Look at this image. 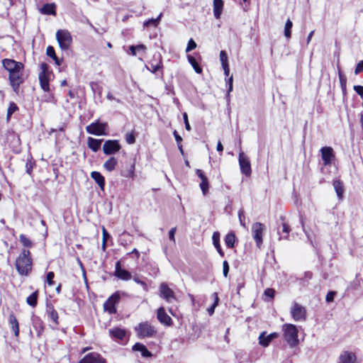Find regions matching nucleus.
Returning <instances> with one entry per match:
<instances>
[{"label": "nucleus", "instance_id": "1", "mask_svg": "<svg viewBox=\"0 0 363 363\" xmlns=\"http://www.w3.org/2000/svg\"><path fill=\"white\" fill-rule=\"evenodd\" d=\"M33 262L28 250H23L16 260V267L22 276H28L32 270Z\"/></svg>", "mask_w": 363, "mask_h": 363}, {"label": "nucleus", "instance_id": "2", "mask_svg": "<svg viewBox=\"0 0 363 363\" xmlns=\"http://www.w3.org/2000/svg\"><path fill=\"white\" fill-rule=\"evenodd\" d=\"M283 337L290 347H295L298 342V328L291 323H286L282 325Z\"/></svg>", "mask_w": 363, "mask_h": 363}, {"label": "nucleus", "instance_id": "3", "mask_svg": "<svg viewBox=\"0 0 363 363\" xmlns=\"http://www.w3.org/2000/svg\"><path fill=\"white\" fill-rule=\"evenodd\" d=\"M135 331L140 339L145 337H154L157 334L155 328L147 321L140 323L135 327Z\"/></svg>", "mask_w": 363, "mask_h": 363}, {"label": "nucleus", "instance_id": "4", "mask_svg": "<svg viewBox=\"0 0 363 363\" xmlns=\"http://www.w3.org/2000/svg\"><path fill=\"white\" fill-rule=\"evenodd\" d=\"M40 69L41 71L38 75L40 87L44 91H49V80L51 74V72L49 71V65L45 62H43L40 65Z\"/></svg>", "mask_w": 363, "mask_h": 363}, {"label": "nucleus", "instance_id": "5", "mask_svg": "<svg viewBox=\"0 0 363 363\" xmlns=\"http://www.w3.org/2000/svg\"><path fill=\"white\" fill-rule=\"evenodd\" d=\"M56 39L60 48L63 50H68L72 42V35L67 30H58L56 33Z\"/></svg>", "mask_w": 363, "mask_h": 363}, {"label": "nucleus", "instance_id": "6", "mask_svg": "<svg viewBox=\"0 0 363 363\" xmlns=\"http://www.w3.org/2000/svg\"><path fill=\"white\" fill-rule=\"evenodd\" d=\"M108 128L106 122H100L99 120L91 123L86 127V130L89 134L94 135H105Z\"/></svg>", "mask_w": 363, "mask_h": 363}, {"label": "nucleus", "instance_id": "7", "mask_svg": "<svg viewBox=\"0 0 363 363\" xmlns=\"http://www.w3.org/2000/svg\"><path fill=\"white\" fill-rule=\"evenodd\" d=\"M265 230V225L259 222L255 223L252 226L253 239L255 241L256 246L259 249L261 248L263 243L262 237Z\"/></svg>", "mask_w": 363, "mask_h": 363}, {"label": "nucleus", "instance_id": "8", "mask_svg": "<svg viewBox=\"0 0 363 363\" xmlns=\"http://www.w3.org/2000/svg\"><path fill=\"white\" fill-rule=\"evenodd\" d=\"M291 314L295 321H304L306 319L305 307L296 302H294L291 308Z\"/></svg>", "mask_w": 363, "mask_h": 363}, {"label": "nucleus", "instance_id": "9", "mask_svg": "<svg viewBox=\"0 0 363 363\" xmlns=\"http://www.w3.org/2000/svg\"><path fill=\"white\" fill-rule=\"evenodd\" d=\"M238 161L242 174L246 177H250L252 169L249 157L243 152H241L239 153Z\"/></svg>", "mask_w": 363, "mask_h": 363}, {"label": "nucleus", "instance_id": "10", "mask_svg": "<svg viewBox=\"0 0 363 363\" xmlns=\"http://www.w3.org/2000/svg\"><path fill=\"white\" fill-rule=\"evenodd\" d=\"M321 158L325 166L330 165L335 160L333 149L329 146H325L320 150Z\"/></svg>", "mask_w": 363, "mask_h": 363}, {"label": "nucleus", "instance_id": "11", "mask_svg": "<svg viewBox=\"0 0 363 363\" xmlns=\"http://www.w3.org/2000/svg\"><path fill=\"white\" fill-rule=\"evenodd\" d=\"M121 148V145L117 140H108L103 145L104 153L106 155H113L118 152Z\"/></svg>", "mask_w": 363, "mask_h": 363}, {"label": "nucleus", "instance_id": "12", "mask_svg": "<svg viewBox=\"0 0 363 363\" xmlns=\"http://www.w3.org/2000/svg\"><path fill=\"white\" fill-rule=\"evenodd\" d=\"M120 300V295L118 292L112 294L104 303V308L108 311L110 314H114L116 313V304L118 303Z\"/></svg>", "mask_w": 363, "mask_h": 363}, {"label": "nucleus", "instance_id": "13", "mask_svg": "<svg viewBox=\"0 0 363 363\" xmlns=\"http://www.w3.org/2000/svg\"><path fill=\"white\" fill-rule=\"evenodd\" d=\"M160 296L168 303H172L177 299L173 290L164 282L160 286Z\"/></svg>", "mask_w": 363, "mask_h": 363}, {"label": "nucleus", "instance_id": "14", "mask_svg": "<svg viewBox=\"0 0 363 363\" xmlns=\"http://www.w3.org/2000/svg\"><path fill=\"white\" fill-rule=\"evenodd\" d=\"M4 67L9 72V74L17 71H23V65L14 60L4 59L2 61Z\"/></svg>", "mask_w": 363, "mask_h": 363}, {"label": "nucleus", "instance_id": "15", "mask_svg": "<svg viewBox=\"0 0 363 363\" xmlns=\"http://www.w3.org/2000/svg\"><path fill=\"white\" fill-rule=\"evenodd\" d=\"M78 363H106V361L99 353L91 352L85 355Z\"/></svg>", "mask_w": 363, "mask_h": 363}, {"label": "nucleus", "instance_id": "16", "mask_svg": "<svg viewBox=\"0 0 363 363\" xmlns=\"http://www.w3.org/2000/svg\"><path fill=\"white\" fill-rule=\"evenodd\" d=\"M10 84L15 91H16L21 84L23 82L22 71H17L9 75Z\"/></svg>", "mask_w": 363, "mask_h": 363}, {"label": "nucleus", "instance_id": "17", "mask_svg": "<svg viewBox=\"0 0 363 363\" xmlns=\"http://www.w3.org/2000/svg\"><path fill=\"white\" fill-rule=\"evenodd\" d=\"M109 336L116 341H122L126 336V330L124 328L115 327L108 330Z\"/></svg>", "mask_w": 363, "mask_h": 363}, {"label": "nucleus", "instance_id": "18", "mask_svg": "<svg viewBox=\"0 0 363 363\" xmlns=\"http://www.w3.org/2000/svg\"><path fill=\"white\" fill-rule=\"evenodd\" d=\"M45 313L48 315V318L51 320L52 323L55 324L53 328L56 329L57 326L59 325V316L57 311L55 309L54 306L51 303H47Z\"/></svg>", "mask_w": 363, "mask_h": 363}, {"label": "nucleus", "instance_id": "19", "mask_svg": "<svg viewBox=\"0 0 363 363\" xmlns=\"http://www.w3.org/2000/svg\"><path fill=\"white\" fill-rule=\"evenodd\" d=\"M114 274L118 279L125 280V281L130 280L132 278V275L130 272L121 268V264L120 261H118L116 263Z\"/></svg>", "mask_w": 363, "mask_h": 363}, {"label": "nucleus", "instance_id": "20", "mask_svg": "<svg viewBox=\"0 0 363 363\" xmlns=\"http://www.w3.org/2000/svg\"><path fill=\"white\" fill-rule=\"evenodd\" d=\"M157 318L158 320L165 325L169 326L172 324V320L166 313L164 307H160L157 311Z\"/></svg>", "mask_w": 363, "mask_h": 363}, {"label": "nucleus", "instance_id": "21", "mask_svg": "<svg viewBox=\"0 0 363 363\" xmlns=\"http://www.w3.org/2000/svg\"><path fill=\"white\" fill-rule=\"evenodd\" d=\"M265 333L263 332L259 336V343L263 347H267L274 339L277 338L279 335L278 333H272L265 336Z\"/></svg>", "mask_w": 363, "mask_h": 363}, {"label": "nucleus", "instance_id": "22", "mask_svg": "<svg viewBox=\"0 0 363 363\" xmlns=\"http://www.w3.org/2000/svg\"><path fill=\"white\" fill-rule=\"evenodd\" d=\"M337 363H357L356 354L352 352L345 351L340 355Z\"/></svg>", "mask_w": 363, "mask_h": 363}, {"label": "nucleus", "instance_id": "23", "mask_svg": "<svg viewBox=\"0 0 363 363\" xmlns=\"http://www.w3.org/2000/svg\"><path fill=\"white\" fill-rule=\"evenodd\" d=\"M154 58L157 60L158 62L155 64L152 62H150L148 65H146V68L152 73H156L158 70L162 68V62L161 60V56L160 54L155 55Z\"/></svg>", "mask_w": 363, "mask_h": 363}, {"label": "nucleus", "instance_id": "24", "mask_svg": "<svg viewBox=\"0 0 363 363\" xmlns=\"http://www.w3.org/2000/svg\"><path fill=\"white\" fill-rule=\"evenodd\" d=\"M91 177L99 185L100 189L104 191L105 186V179L104 177L99 172L94 171L91 173Z\"/></svg>", "mask_w": 363, "mask_h": 363}, {"label": "nucleus", "instance_id": "25", "mask_svg": "<svg viewBox=\"0 0 363 363\" xmlns=\"http://www.w3.org/2000/svg\"><path fill=\"white\" fill-rule=\"evenodd\" d=\"M223 9V0H213V15L216 19L220 18Z\"/></svg>", "mask_w": 363, "mask_h": 363}, {"label": "nucleus", "instance_id": "26", "mask_svg": "<svg viewBox=\"0 0 363 363\" xmlns=\"http://www.w3.org/2000/svg\"><path fill=\"white\" fill-rule=\"evenodd\" d=\"M133 350L140 352L141 355L143 357H150L152 356V353L147 349V347L143 344L140 342H136L133 346Z\"/></svg>", "mask_w": 363, "mask_h": 363}, {"label": "nucleus", "instance_id": "27", "mask_svg": "<svg viewBox=\"0 0 363 363\" xmlns=\"http://www.w3.org/2000/svg\"><path fill=\"white\" fill-rule=\"evenodd\" d=\"M103 142V139H95L93 138H88V147L94 152H97L100 147L101 143Z\"/></svg>", "mask_w": 363, "mask_h": 363}, {"label": "nucleus", "instance_id": "28", "mask_svg": "<svg viewBox=\"0 0 363 363\" xmlns=\"http://www.w3.org/2000/svg\"><path fill=\"white\" fill-rule=\"evenodd\" d=\"M9 322L11 326V330H13L16 337H18L19 335V325L18 320L16 316L11 313L9 317Z\"/></svg>", "mask_w": 363, "mask_h": 363}, {"label": "nucleus", "instance_id": "29", "mask_svg": "<svg viewBox=\"0 0 363 363\" xmlns=\"http://www.w3.org/2000/svg\"><path fill=\"white\" fill-rule=\"evenodd\" d=\"M213 244L216 249L218 254L221 256H224V252L223 251L220 245V233L218 232H214L212 236Z\"/></svg>", "mask_w": 363, "mask_h": 363}, {"label": "nucleus", "instance_id": "30", "mask_svg": "<svg viewBox=\"0 0 363 363\" xmlns=\"http://www.w3.org/2000/svg\"><path fill=\"white\" fill-rule=\"evenodd\" d=\"M56 6L55 4H45L43 6L40 11L43 14L46 15H55L56 14Z\"/></svg>", "mask_w": 363, "mask_h": 363}, {"label": "nucleus", "instance_id": "31", "mask_svg": "<svg viewBox=\"0 0 363 363\" xmlns=\"http://www.w3.org/2000/svg\"><path fill=\"white\" fill-rule=\"evenodd\" d=\"M46 54L55 61V65L60 66L62 64V60L57 57L55 49L52 46L49 45L47 48Z\"/></svg>", "mask_w": 363, "mask_h": 363}, {"label": "nucleus", "instance_id": "32", "mask_svg": "<svg viewBox=\"0 0 363 363\" xmlns=\"http://www.w3.org/2000/svg\"><path fill=\"white\" fill-rule=\"evenodd\" d=\"M333 186L339 199H342L344 194L343 183L340 180H335L333 182Z\"/></svg>", "mask_w": 363, "mask_h": 363}, {"label": "nucleus", "instance_id": "33", "mask_svg": "<svg viewBox=\"0 0 363 363\" xmlns=\"http://www.w3.org/2000/svg\"><path fill=\"white\" fill-rule=\"evenodd\" d=\"M117 163V160L114 157H111L107 161L104 162V167L107 171L112 172L115 169Z\"/></svg>", "mask_w": 363, "mask_h": 363}, {"label": "nucleus", "instance_id": "34", "mask_svg": "<svg viewBox=\"0 0 363 363\" xmlns=\"http://www.w3.org/2000/svg\"><path fill=\"white\" fill-rule=\"evenodd\" d=\"M236 240L235 235L233 232L228 233L225 237V243L227 247L233 248Z\"/></svg>", "mask_w": 363, "mask_h": 363}, {"label": "nucleus", "instance_id": "35", "mask_svg": "<svg viewBox=\"0 0 363 363\" xmlns=\"http://www.w3.org/2000/svg\"><path fill=\"white\" fill-rule=\"evenodd\" d=\"M38 291L33 292L29 296L27 297V298H26L27 303L32 307H35L38 303Z\"/></svg>", "mask_w": 363, "mask_h": 363}, {"label": "nucleus", "instance_id": "36", "mask_svg": "<svg viewBox=\"0 0 363 363\" xmlns=\"http://www.w3.org/2000/svg\"><path fill=\"white\" fill-rule=\"evenodd\" d=\"M188 61L191 64V65L193 67L195 72L198 74H200L202 72V68L199 65L198 62H196V60L194 57L191 55H188Z\"/></svg>", "mask_w": 363, "mask_h": 363}, {"label": "nucleus", "instance_id": "37", "mask_svg": "<svg viewBox=\"0 0 363 363\" xmlns=\"http://www.w3.org/2000/svg\"><path fill=\"white\" fill-rule=\"evenodd\" d=\"M293 26L292 21L289 18L286 21L284 26V35L286 38H290L291 36V28Z\"/></svg>", "mask_w": 363, "mask_h": 363}, {"label": "nucleus", "instance_id": "38", "mask_svg": "<svg viewBox=\"0 0 363 363\" xmlns=\"http://www.w3.org/2000/svg\"><path fill=\"white\" fill-rule=\"evenodd\" d=\"M162 16V13H161L158 16L157 18L148 19L147 21L144 22V26L148 27L150 26H153L156 27L157 26V24L159 23Z\"/></svg>", "mask_w": 363, "mask_h": 363}, {"label": "nucleus", "instance_id": "39", "mask_svg": "<svg viewBox=\"0 0 363 363\" xmlns=\"http://www.w3.org/2000/svg\"><path fill=\"white\" fill-rule=\"evenodd\" d=\"M20 242L21 244L26 247H31L33 246V243L31 240L27 238L25 235L21 234L19 236Z\"/></svg>", "mask_w": 363, "mask_h": 363}, {"label": "nucleus", "instance_id": "40", "mask_svg": "<svg viewBox=\"0 0 363 363\" xmlns=\"http://www.w3.org/2000/svg\"><path fill=\"white\" fill-rule=\"evenodd\" d=\"M18 110V106L14 102H10L8 110H7V119H9L12 114Z\"/></svg>", "mask_w": 363, "mask_h": 363}, {"label": "nucleus", "instance_id": "41", "mask_svg": "<svg viewBox=\"0 0 363 363\" xmlns=\"http://www.w3.org/2000/svg\"><path fill=\"white\" fill-rule=\"evenodd\" d=\"M213 296L214 297V303H213V305L211 307H209L207 309L208 314L211 315L213 314L215 308L218 306V301H219L217 293H213Z\"/></svg>", "mask_w": 363, "mask_h": 363}, {"label": "nucleus", "instance_id": "42", "mask_svg": "<svg viewBox=\"0 0 363 363\" xmlns=\"http://www.w3.org/2000/svg\"><path fill=\"white\" fill-rule=\"evenodd\" d=\"M123 176L127 178H134L135 177V164L133 163L128 169L123 174Z\"/></svg>", "mask_w": 363, "mask_h": 363}, {"label": "nucleus", "instance_id": "43", "mask_svg": "<svg viewBox=\"0 0 363 363\" xmlns=\"http://www.w3.org/2000/svg\"><path fill=\"white\" fill-rule=\"evenodd\" d=\"M339 79L342 90L345 92L346 91L347 79L340 72H339Z\"/></svg>", "mask_w": 363, "mask_h": 363}, {"label": "nucleus", "instance_id": "44", "mask_svg": "<svg viewBox=\"0 0 363 363\" xmlns=\"http://www.w3.org/2000/svg\"><path fill=\"white\" fill-rule=\"evenodd\" d=\"M125 140L128 144H133L135 142V137L133 132L128 133L125 135Z\"/></svg>", "mask_w": 363, "mask_h": 363}, {"label": "nucleus", "instance_id": "45", "mask_svg": "<svg viewBox=\"0 0 363 363\" xmlns=\"http://www.w3.org/2000/svg\"><path fill=\"white\" fill-rule=\"evenodd\" d=\"M208 187H209V184H208V180L201 182L200 188H201L203 195H206V193L208 192Z\"/></svg>", "mask_w": 363, "mask_h": 363}, {"label": "nucleus", "instance_id": "46", "mask_svg": "<svg viewBox=\"0 0 363 363\" xmlns=\"http://www.w3.org/2000/svg\"><path fill=\"white\" fill-rule=\"evenodd\" d=\"M220 60L222 66L223 65H228V55H227V53H226L225 51H224V50H221L220 51Z\"/></svg>", "mask_w": 363, "mask_h": 363}, {"label": "nucleus", "instance_id": "47", "mask_svg": "<svg viewBox=\"0 0 363 363\" xmlns=\"http://www.w3.org/2000/svg\"><path fill=\"white\" fill-rule=\"evenodd\" d=\"M55 277V274L53 272H49L46 275V281L50 286H52L54 284L53 278Z\"/></svg>", "mask_w": 363, "mask_h": 363}, {"label": "nucleus", "instance_id": "48", "mask_svg": "<svg viewBox=\"0 0 363 363\" xmlns=\"http://www.w3.org/2000/svg\"><path fill=\"white\" fill-rule=\"evenodd\" d=\"M133 279L135 283L141 285L143 287L144 290H147V286L146 283L144 281L141 280L138 276H134Z\"/></svg>", "mask_w": 363, "mask_h": 363}, {"label": "nucleus", "instance_id": "49", "mask_svg": "<svg viewBox=\"0 0 363 363\" xmlns=\"http://www.w3.org/2000/svg\"><path fill=\"white\" fill-rule=\"evenodd\" d=\"M196 43L194 42V40L193 39L191 38L188 42L187 47L186 48V52H189L191 51L192 50H194V48H196Z\"/></svg>", "mask_w": 363, "mask_h": 363}, {"label": "nucleus", "instance_id": "50", "mask_svg": "<svg viewBox=\"0 0 363 363\" xmlns=\"http://www.w3.org/2000/svg\"><path fill=\"white\" fill-rule=\"evenodd\" d=\"M335 295H336V292L335 291H330L327 294L326 297H325L326 302H328V303L333 302L334 301V298H335Z\"/></svg>", "mask_w": 363, "mask_h": 363}, {"label": "nucleus", "instance_id": "51", "mask_svg": "<svg viewBox=\"0 0 363 363\" xmlns=\"http://www.w3.org/2000/svg\"><path fill=\"white\" fill-rule=\"evenodd\" d=\"M359 286L360 281L359 279H357L350 284L348 289H357V288L359 287Z\"/></svg>", "mask_w": 363, "mask_h": 363}, {"label": "nucleus", "instance_id": "52", "mask_svg": "<svg viewBox=\"0 0 363 363\" xmlns=\"http://www.w3.org/2000/svg\"><path fill=\"white\" fill-rule=\"evenodd\" d=\"M228 272H229V264H228V262L226 260H225L223 262V276L225 277H227L228 274Z\"/></svg>", "mask_w": 363, "mask_h": 363}, {"label": "nucleus", "instance_id": "53", "mask_svg": "<svg viewBox=\"0 0 363 363\" xmlns=\"http://www.w3.org/2000/svg\"><path fill=\"white\" fill-rule=\"evenodd\" d=\"M362 72H363V60L357 63L354 69V74L357 75Z\"/></svg>", "mask_w": 363, "mask_h": 363}, {"label": "nucleus", "instance_id": "54", "mask_svg": "<svg viewBox=\"0 0 363 363\" xmlns=\"http://www.w3.org/2000/svg\"><path fill=\"white\" fill-rule=\"evenodd\" d=\"M264 295L270 298H273L275 294V291L273 289H266L264 292Z\"/></svg>", "mask_w": 363, "mask_h": 363}, {"label": "nucleus", "instance_id": "55", "mask_svg": "<svg viewBox=\"0 0 363 363\" xmlns=\"http://www.w3.org/2000/svg\"><path fill=\"white\" fill-rule=\"evenodd\" d=\"M183 119L185 124V128L186 130H191V125L189 123L188 115L186 112L183 113Z\"/></svg>", "mask_w": 363, "mask_h": 363}, {"label": "nucleus", "instance_id": "56", "mask_svg": "<svg viewBox=\"0 0 363 363\" xmlns=\"http://www.w3.org/2000/svg\"><path fill=\"white\" fill-rule=\"evenodd\" d=\"M196 175L201 179V182L208 180L207 177L201 169H196Z\"/></svg>", "mask_w": 363, "mask_h": 363}, {"label": "nucleus", "instance_id": "57", "mask_svg": "<svg viewBox=\"0 0 363 363\" xmlns=\"http://www.w3.org/2000/svg\"><path fill=\"white\" fill-rule=\"evenodd\" d=\"M353 89L358 95H359L361 97H363V86H362L355 85V86H354Z\"/></svg>", "mask_w": 363, "mask_h": 363}, {"label": "nucleus", "instance_id": "58", "mask_svg": "<svg viewBox=\"0 0 363 363\" xmlns=\"http://www.w3.org/2000/svg\"><path fill=\"white\" fill-rule=\"evenodd\" d=\"M176 230L177 228L174 227L171 228L170 230L169 231V238L173 242H175L174 234L176 233Z\"/></svg>", "mask_w": 363, "mask_h": 363}, {"label": "nucleus", "instance_id": "59", "mask_svg": "<svg viewBox=\"0 0 363 363\" xmlns=\"http://www.w3.org/2000/svg\"><path fill=\"white\" fill-rule=\"evenodd\" d=\"M26 172L28 174H31V172H32V170H33V164L30 161H28L26 164Z\"/></svg>", "mask_w": 363, "mask_h": 363}, {"label": "nucleus", "instance_id": "60", "mask_svg": "<svg viewBox=\"0 0 363 363\" xmlns=\"http://www.w3.org/2000/svg\"><path fill=\"white\" fill-rule=\"evenodd\" d=\"M291 229L288 224L283 223H282V232L288 235L290 232Z\"/></svg>", "mask_w": 363, "mask_h": 363}, {"label": "nucleus", "instance_id": "61", "mask_svg": "<svg viewBox=\"0 0 363 363\" xmlns=\"http://www.w3.org/2000/svg\"><path fill=\"white\" fill-rule=\"evenodd\" d=\"M233 76H231L228 80V94L233 91Z\"/></svg>", "mask_w": 363, "mask_h": 363}, {"label": "nucleus", "instance_id": "62", "mask_svg": "<svg viewBox=\"0 0 363 363\" xmlns=\"http://www.w3.org/2000/svg\"><path fill=\"white\" fill-rule=\"evenodd\" d=\"M173 135L174 136V138H175V140L177 142V143H181V142L182 141V137L178 134L177 131V130H174L173 132Z\"/></svg>", "mask_w": 363, "mask_h": 363}, {"label": "nucleus", "instance_id": "63", "mask_svg": "<svg viewBox=\"0 0 363 363\" xmlns=\"http://www.w3.org/2000/svg\"><path fill=\"white\" fill-rule=\"evenodd\" d=\"M135 48L136 51H138V52L139 51H145L146 50V47L143 44L135 45Z\"/></svg>", "mask_w": 363, "mask_h": 363}, {"label": "nucleus", "instance_id": "64", "mask_svg": "<svg viewBox=\"0 0 363 363\" xmlns=\"http://www.w3.org/2000/svg\"><path fill=\"white\" fill-rule=\"evenodd\" d=\"M222 67L223 69L225 75L226 77H228L230 74L229 65H223Z\"/></svg>", "mask_w": 363, "mask_h": 363}]
</instances>
